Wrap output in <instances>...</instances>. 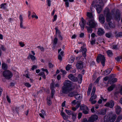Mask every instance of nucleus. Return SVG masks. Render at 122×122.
<instances>
[{"mask_svg": "<svg viewBox=\"0 0 122 122\" xmlns=\"http://www.w3.org/2000/svg\"><path fill=\"white\" fill-rule=\"evenodd\" d=\"M58 59L60 61H61L62 59V56L60 55V54H59L58 55Z\"/></svg>", "mask_w": 122, "mask_h": 122, "instance_id": "58", "label": "nucleus"}, {"mask_svg": "<svg viewBox=\"0 0 122 122\" xmlns=\"http://www.w3.org/2000/svg\"><path fill=\"white\" fill-rule=\"evenodd\" d=\"M116 117L115 115L111 112L104 117V119L102 121V122H108L109 121L113 122L115 121Z\"/></svg>", "mask_w": 122, "mask_h": 122, "instance_id": "2", "label": "nucleus"}, {"mask_svg": "<svg viewBox=\"0 0 122 122\" xmlns=\"http://www.w3.org/2000/svg\"><path fill=\"white\" fill-rule=\"evenodd\" d=\"M74 60V58L72 57H71L69 60V62L71 63H73Z\"/></svg>", "mask_w": 122, "mask_h": 122, "instance_id": "33", "label": "nucleus"}, {"mask_svg": "<svg viewBox=\"0 0 122 122\" xmlns=\"http://www.w3.org/2000/svg\"><path fill=\"white\" fill-rule=\"evenodd\" d=\"M20 46L21 47H23L25 46V44L22 42H20L19 43Z\"/></svg>", "mask_w": 122, "mask_h": 122, "instance_id": "45", "label": "nucleus"}, {"mask_svg": "<svg viewBox=\"0 0 122 122\" xmlns=\"http://www.w3.org/2000/svg\"><path fill=\"white\" fill-rule=\"evenodd\" d=\"M92 97H91L89 101L91 102L92 104H94L97 101L96 100H94L92 99Z\"/></svg>", "mask_w": 122, "mask_h": 122, "instance_id": "28", "label": "nucleus"}, {"mask_svg": "<svg viewBox=\"0 0 122 122\" xmlns=\"http://www.w3.org/2000/svg\"><path fill=\"white\" fill-rule=\"evenodd\" d=\"M47 103L48 105H50L51 104V102L50 100V98L48 99L47 100Z\"/></svg>", "mask_w": 122, "mask_h": 122, "instance_id": "36", "label": "nucleus"}, {"mask_svg": "<svg viewBox=\"0 0 122 122\" xmlns=\"http://www.w3.org/2000/svg\"><path fill=\"white\" fill-rule=\"evenodd\" d=\"M41 70L43 71H45L46 72L47 74H48V72L46 69L42 68Z\"/></svg>", "mask_w": 122, "mask_h": 122, "instance_id": "50", "label": "nucleus"}, {"mask_svg": "<svg viewBox=\"0 0 122 122\" xmlns=\"http://www.w3.org/2000/svg\"><path fill=\"white\" fill-rule=\"evenodd\" d=\"M86 28L87 31H88V32L89 33H92V28H91L89 26H86Z\"/></svg>", "mask_w": 122, "mask_h": 122, "instance_id": "24", "label": "nucleus"}, {"mask_svg": "<svg viewBox=\"0 0 122 122\" xmlns=\"http://www.w3.org/2000/svg\"><path fill=\"white\" fill-rule=\"evenodd\" d=\"M75 98L77 99H79L81 97V96L79 94H77L75 95Z\"/></svg>", "mask_w": 122, "mask_h": 122, "instance_id": "26", "label": "nucleus"}, {"mask_svg": "<svg viewBox=\"0 0 122 122\" xmlns=\"http://www.w3.org/2000/svg\"><path fill=\"white\" fill-rule=\"evenodd\" d=\"M68 77L69 79L73 81H76L77 80V78L75 77L72 74H70L69 75Z\"/></svg>", "mask_w": 122, "mask_h": 122, "instance_id": "12", "label": "nucleus"}, {"mask_svg": "<svg viewBox=\"0 0 122 122\" xmlns=\"http://www.w3.org/2000/svg\"><path fill=\"white\" fill-rule=\"evenodd\" d=\"M37 68V66L36 65H34L33 66L32 68H31V70H34L35 69H36Z\"/></svg>", "mask_w": 122, "mask_h": 122, "instance_id": "51", "label": "nucleus"}, {"mask_svg": "<svg viewBox=\"0 0 122 122\" xmlns=\"http://www.w3.org/2000/svg\"><path fill=\"white\" fill-rule=\"evenodd\" d=\"M87 24L91 28H94L97 27V23L93 19L89 20Z\"/></svg>", "mask_w": 122, "mask_h": 122, "instance_id": "5", "label": "nucleus"}, {"mask_svg": "<svg viewBox=\"0 0 122 122\" xmlns=\"http://www.w3.org/2000/svg\"><path fill=\"white\" fill-rule=\"evenodd\" d=\"M28 59H30L32 61H34L36 59V57H35L30 54H29L28 56Z\"/></svg>", "mask_w": 122, "mask_h": 122, "instance_id": "17", "label": "nucleus"}, {"mask_svg": "<svg viewBox=\"0 0 122 122\" xmlns=\"http://www.w3.org/2000/svg\"><path fill=\"white\" fill-rule=\"evenodd\" d=\"M39 75L40 76H41L44 79H45L46 76L44 74V73L43 72H41L39 74Z\"/></svg>", "mask_w": 122, "mask_h": 122, "instance_id": "31", "label": "nucleus"}, {"mask_svg": "<svg viewBox=\"0 0 122 122\" xmlns=\"http://www.w3.org/2000/svg\"><path fill=\"white\" fill-rule=\"evenodd\" d=\"M62 72L63 74H65L66 73V71L65 70H63L61 69L60 70Z\"/></svg>", "mask_w": 122, "mask_h": 122, "instance_id": "63", "label": "nucleus"}, {"mask_svg": "<svg viewBox=\"0 0 122 122\" xmlns=\"http://www.w3.org/2000/svg\"><path fill=\"white\" fill-rule=\"evenodd\" d=\"M105 60V58L104 56L101 54L98 55L97 59V61L98 63L101 61V63L103 66H104Z\"/></svg>", "mask_w": 122, "mask_h": 122, "instance_id": "4", "label": "nucleus"}, {"mask_svg": "<svg viewBox=\"0 0 122 122\" xmlns=\"http://www.w3.org/2000/svg\"><path fill=\"white\" fill-rule=\"evenodd\" d=\"M83 112L85 114H86L88 113V109L87 110H83Z\"/></svg>", "mask_w": 122, "mask_h": 122, "instance_id": "55", "label": "nucleus"}, {"mask_svg": "<svg viewBox=\"0 0 122 122\" xmlns=\"http://www.w3.org/2000/svg\"><path fill=\"white\" fill-rule=\"evenodd\" d=\"M93 97L92 99L94 100L97 98V96L96 95H94L91 96V97Z\"/></svg>", "mask_w": 122, "mask_h": 122, "instance_id": "62", "label": "nucleus"}, {"mask_svg": "<svg viewBox=\"0 0 122 122\" xmlns=\"http://www.w3.org/2000/svg\"><path fill=\"white\" fill-rule=\"evenodd\" d=\"M65 112L67 113L69 115H71V111L70 110H68L67 109H66Z\"/></svg>", "mask_w": 122, "mask_h": 122, "instance_id": "35", "label": "nucleus"}, {"mask_svg": "<svg viewBox=\"0 0 122 122\" xmlns=\"http://www.w3.org/2000/svg\"><path fill=\"white\" fill-rule=\"evenodd\" d=\"M3 76L6 79H9L12 76V73L9 70H7L3 72Z\"/></svg>", "mask_w": 122, "mask_h": 122, "instance_id": "3", "label": "nucleus"}, {"mask_svg": "<svg viewBox=\"0 0 122 122\" xmlns=\"http://www.w3.org/2000/svg\"><path fill=\"white\" fill-rule=\"evenodd\" d=\"M74 95V93L73 92H71L68 95L70 97H72Z\"/></svg>", "mask_w": 122, "mask_h": 122, "instance_id": "54", "label": "nucleus"}, {"mask_svg": "<svg viewBox=\"0 0 122 122\" xmlns=\"http://www.w3.org/2000/svg\"><path fill=\"white\" fill-rule=\"evenodd\" d=\"M53 84H52V85H51V89H52L51 93L52 95H53L54 94L55 92V91L54 90L52 89L53 88Z\"/></svg>", "mask_w": 122, "mask_h": 122, "instance_id": "40", "label": "nucleus"}, {"mask_svg": "<svg viewBox=\"0 0 122 122\" xmlns=\"http://www.w3.org/2000/svg\"><path fill=\"white\" fill-rule=\"evenodd\" d=\"M85 21L84 20L83 18H82L81 21L80 22L79 25L81 27V30H83L84 29V26L85 24Z\"/></svg>", "mask_w": 122, "mask_h": 122, "instance_id": "11", "label": "nucleus"}, {"mask_svg": "<svg viewBox=\"0 0 122 122\" xmlns=\"http://www.w3.org/2000/svg\"><path fill=\"white\" fill-rule=\"evenodd\" d=\"M57 41V39L56 38H55L54 40V43L55 44H56Z\"/></svg>", "mask_w": 122, "mask_h": 122, "instance_id": "64", "label": "nucleus"}, {"mask_svg": "<svg viewBox=\"0 0 122 122\" xmlns=\"http://www.w3.org/2000/svg\"><path fill=\"white\" fill-rule=\"evenodd\" d=\"M45 113H43V114L40 113L39 114L40 116L42 118H44V116L45 115Z\"/></svg>", "mask_w": 122, "mask_h": 122, "instance_id": "46", "label": "nucleus"}, {"mask_svg": "<svg viewBox=\"0 0 122 122\" xmlns=\"http://www.w3.org/2000/svg\"><path fill=\"white\" fill-rule=\"evenodd\" d=\"M103 5V4L102 2L101 3L100 2L99 4L96 5V10L98 13H99L101 11Z\"/></svg>", "mask_w": 122, "mask_h": 122, "instance_id": "6", "label": "nucleus"}, {"mask_svg": "<svg viewBox=\"0 0 122 122\" xmlns=\"http://www.w3.org/2000/svg\"><path fill=\"white\" fill-rule=\"evenodd\" d=\"M117 78H114L112 80V82L111 83V84H112V83H113L117 81Z\"/></svg>", "mask_w": 122, "mask_h": 122, "instance_id": "42", "label": "nucleus"}, {"mask_svg": "<svg viewBox=\"0 0 122 122\" xmlns=\"http://www.w3.org/2000/svg\"><path fill=\"white\" fill-rule=\"evenodd\" d=\"M76 114L75 113H73L72 114V118L73 121H74L76 119Z\"/></svg>", "mask_w": 122, "mask_h": 122, "instance_id": "29", "label": "nucleus"}, {"mask_svg": "<svg viewBox=\"0 0 122 122\" xmlns=\"http://www.w3.org/2000/svg\"><path fill=\"white\" fill-rule=\"evenodd\" d=\"M80 105V104H78L77 105L76 107V108L73 107L72 108V109L74 111H75L76 109H77L78 107H79Z\"/></svg>", "mask_w": 122, "mask_h": 122, "instance_id": "43", "label": "nucleus"}, {"mask_svg": "<svg viewBox=\"0 0 122 122\" xmlns=\"http://www.w3.org/2000/svg\"><path fill=\"white\" fill-rule=\"evenodd\" d=\"M37 48H38L40 49L41 51H43L44 50V48L42 47H41V46H38L37 47Z\"/></svg>", "mask_w": 122, "mask_h": 122, "instance_id": "61", "label": "nucleus"}, {"mask_svg": "<svg viewBox=\"0 0 122 122\" xmlns=\"http://www.w3.org/2000/svg\"><path fill=\"white\" fill-rule=\"evenodd\" d=\"M6 98L7 100V101L8 102H9V103H10L11 101L9 96H6Z\"/></svg>", "mask_w": 122, "mask_h": 122, "instance_id": "59", "label": "nucleus"}, {"mask_svg": "<svg viewBox=\"0 0 122 122\" xmlns=\"http://www.w3.org/2000/svg\"><path fill=\"white\" fill-rule=\"evenodd\" d=\"M71 103L72 105H74L77 104L76 102V101L75 100H74Z\"/></svg>", "mask_w": 122, "mask_h": 122, "instance_id": "57", "label": "nucleus"}, {"mask_svg": "<svg viewBox=\"0 0 122 122\" xmlns=\"http://www.w3.org/2000/svg\"><path fill=\"white\" fill-rule=\"evenodd\" d=\"M114 102L111 101L107 103L104 105L105 106L112 108L114 106Z\"/></svg>", "mask_w": 122, "mask_h": 122, "instance_id": "9", "label": "nucleus"}, {"mask_svg": "<svg viewBox=\"0 0 122 122\" xmlns=\"http://www.w3.org/2000/svg\"><path fill=\"white\" fill-rule=\"evenodd\" d=\"M32 18H35L36 19H38V16L36 15V14L35 13V15H33L32 16Z\"/></svg>", "mask_w": 122, "mask_h": 122, "instance_id": "39", "label": "nucleus"}, {"mask_svg": "<svg viewBox=\"0 0 122 122\" xmlns=\"http://www.w3.org/2000/svg\"><path fill=\"white\" fill-rule=\"evenodd\" d=\"M71 65H68L66 66V70L68 71L70 70L72 68Z\"/></svg>", "mask_w": 122, "mask_h": 122, "instance_id": "30", "label": "nucleus"}, {"mask_svg": "<svg viewBox=\"0 0 122 122\" xmlns=\"http://www.w3.org/2000/svg\"><path fill=\"white\" fill-rule=\"evenodd\" d=\"M87 16L88 17L90 18H92L93 17V16L92 14L90 12H87Z\"/></svg>", "mask_w": 122, "mask_h": 122, "instance_id": "22", "label": "nucleus"}, {"mask_svg": "<svg viewBox=\"0 0 122 122\" xmlns=\"http://www.w3.org/2000/svg\"><path fill=\"white\" fill-rule=\"evenodd\" d=\"M106 110L105 109L102 110H101L100 113L102 115H105L106 114Z\"/></svg>", "mask_w": 122, "mask_h": 122, "instance_id": "27", "label": "nucleus"}, {"mask_svg": "<svg viewBox=\"0 0 122 122\" xmlns=\"http://www.w3.org/2000/svg\"><path fill=\"white\" fill-rule=\"evenodd\" d=\"M120 14L119 13L116 15L115 19L118 21H119L120 20Z\"/></svg>", "mask_w": 122, "mask_h": 122, "instance_id": "20", "label": "nucleus"}, {"mask_svg": "<svg viewBox=\"0 0 122 122\" xmlns=\"http://www.w3.org/2000/svg\"><path fill=\"white\" fill-rule=\"evenodd\" d=\"M116 113L117 114L120 113L121 111V109L120 107L118 106H116L115 107Z\"/></svg>", "mask_w": 122, "mask_h": 122, "instance_id": "15", "label": "nucleus"}, {"mask_svg": "<svg viewBox=\"0 0 122 122\" xmlns=\"http://www.w3.org/2000/svg\"><path fill=\"white\" fill-rule=\"evenodd\" d=\"M61 50V49H59L58 50V53H59V54H60V55L63 56H64V52L63 51H61L60 53V51Z\"/></svg>", "mask_w": 122, "mask_h": 122, "instance_id": "37", "label": "nucleus"}, {"mask_svg": "<svg viewBox=\"0 0 122 122\" xmlns=\"http://www.w3.org/2000/svg\"><path fill=\"white\" fill-rule=\"evenodd\" d=\"M106 36L108 38H110L111 36V34L109 33H107L105 34Z\"/></svg>", "mask_w": 122, "mask_h": 122, "instance_id": "44", "label": "nucleus"}, {"mask_svg": "<svg viewBox=\"0 0 122 122\" xmlns=\"http://www.w3.org/2000/svg\"><path fill=\"white\" fill-rule=\"evenodd\" d=\"M76 66L78 69H82L83 67V62L81 61H78Z\"/></svg>", "mask_w": 122, "mask_h": 122, "instance_id": "8", "label": "nucleus"}, {"mask_svg": "<svg viewBox=\"0 0 122 122\" xmlns=\"http://www.w3.org/2000/svg\"><path fill=\"white\" fill-rule=\"evenodd\" d=\"M82 116V113L81 112H79L78 114V118L79 119H80Z\"/></svg>", "mask_w": 122, "mask_h": 122, "instance_id": "48", "label": "nucleus"}, {"mask_svg": "<svg viewBox=\"0 0 122 122\" xmlns=\"http://www.w3.org/2000/svg\"><path fill=\"white\" fill-rule=\"evenodd\" d=\"M6 6L5 3L2 4L0 5V8L1 9H5L6 8Z\"/></svg>", "mask_w": 122, "mask_h": 122, "instance_id": "25", "label": "nucleus"}, {"mask_svg": "<svg viewBox=\"0 0 122 122\" xmlns=\"http://www.w3.org/2000/svg\"><path fill=\"white\" fill-rule=\"evenodd\" d=\"M122 119V117L119 116L118 117L117 120V122H118L120 120H121Z\"/></svg>", "mask_w": 122, "mask_h": 122, "instance_id": "60", "label": "nucleus"}, {"mask_svg": "<svg viewBox=\"0 0 122 122\" xmlns=\"http://www.w3.org/2000/svg\"><path fill=\"white\" fill-rule=\"evenodd\" d=\"M107 53L108 56L109 57L111 56L112 55V53L110 50H109L107 51Z\"/></svg>", "mask_w": 122, "mask_h": 122, "instance_id": "23", "label": "nucleus"}, {"mask_svg": "<svg viewBox=\"0 0 122 122\" xmlns=\"http://www.w3.org/2000/svg\"><path fill=\"white\" fill-rule=\"evenodd\" d=\"M99 22L101 24H103L105 21L104 18L102 15H101L99 17Z\"/></svg>", "mask_w": 122, "mask_h": 122, "instance_id": "13", "label": "nucleus"}, {"mask_svg": "<svg viewBox=\"0 0 122 122\" xmlns=\"http://www.w3.org/2000/svg\"><path fill=\"white\" fill-rule=\"evenodd\" d=\"M57 15H55L54 16V19L53 20V21L54 22L56 20L57 18Z\"/></svg>", "mask_w": 122, "mask_h": 122, "instance_id": "56", "label": "nucleus"}, {"mask_svg": "<svg viewBox=\"0 0 122 122\" xmlns=\"http://www.w3.org/2000/svg\"><path fill=\"white\" fill-rule=\"evenodd\" d=\"M109 25L110 27L111 28H113L115 27L114 25L112 23H110L109 24Z\"/></svg>", "mask_w": 122, "mask_h": 122, "instance_id": "52", "label": "nucleus"}, {"mask_svg": "<svg viewBox=\"0 0 122 122\" xmlns=\"http://www.w3.org/2000/svg\"><path fill=\"white\" fill-rule=\"evenodd\" d=\"M121 58V57H118L115 58V59L117 62H119L120 61V59Z\"/></svg>", "mask_w": 122, "mask_h": 122, "instance_id": "47", "label": "nucleus"}, {"mask_svg": "<svg viewBox=\"0 0 122 122\" xmlns=\"http://www.w3.org/2000/svg\"><path fill=\"white\" fill-rule=\"evenodd\" d=\"M80 109L81 110H87L88 108L86 106L84 105H82L80 107Z\"/></svg>", "mask_w": 122, "mask_h": 122, "instance_id": "18", "label": "nucleus"}, {"mask_svg": "<svg viewBox=\"0 0 122 122\" xmlns=\"http://www.w3.org/2000/svg\"><path fill=\"white\" fill-rule=\"evenodd\" d=\"M64 85L62 91L64 93H68L74 88V87L71 86V83L69 81H65L64 83Z\"/></svg>", "mask_w": 122, "mask_h": 122, "instance_id": "1", "label": "nucleus"}, {"mask_svg": "<svg viewBox=\"0 0 122 122\" xmlns=\"http://www.w3.org/2000/svg\"><path fill=\"white\" fill-rule=\"evenodd\" d=\"M2 68L4 70H5L7 69V65L5 63H3L2 64Z\"/></svg>", "mask_w": 122, "mask_h": 122, "instance_id": "21", "label": "nucleus"}, {"mask_svg": "<svg viewBox=\"0 0 122 122\" xmlns=\"http://www.w3.org/2000/svg\"><path fill=\"white\" fill-rule=\"evenodd\" d=\"M55 30H56V34L57 35H60V32L59 30L57 28H56Z\"/></svg>", "mask_w": 122, "mask_h": 122, "instance_id": "38", "label": "nucleus"}, {"mask_svg": "<svg viewBox=\"0 0 122 122\" xmlns=\"http://www.w3.org/2000/svg\"><path fill=\"white\" fill-rule=\"evenodd\" d=\"M104 33V30L102 28H99L97 32L98 35L99 36L103 35Z\"/></svg>", "mask_w": 122, "mask_h": 122, "instance_id": "14", "label": "nucleus"}, {"mask_svg": "<svg viewBox=\"0 0 122 122\" xmlns=\"http://www.w3.org/2000/svg\"><path fill=\"white\" fill-rule=\"evenodd\" d=\"M105 14H107L106 20L107 22L111 20V17L110 16V14L109 13V9L107 8L104 11Z\"/></svg>", "mask_w": 122, "mask_h": 122, "instance_id": "7", "label": "nucleus"}, {"mask_svg": "<svg viewBox=\"0 0 122 122\" xmlns=\"http://www.w3.org/2000/svg\"><path fill=\"white\" fill-rule=\"evenodd\" d=\"M61 114L64 120H66L68 119V116H66L65 113L63 112L62 111L61 112Z\"/></svg>", "mask_w": 122, "mask_h": 122, "instance_id": "16", "label": "nucleus"}, {"mask_svg": "<svg viewBox=\"0 0 122 122\" xmlns=\"http://www.w3.org/2000/svg\"><path fill=\"white\" fill-rule=\"evenodd\" d=\"M25 86L28 87H30L31 86V85L28 82L25 83L24 84Z\"/></svg>", "mask_w": 122, "mask_h": 122, "instance_id": "34", "label": "nucleus"}, {"mask_svg": "<svg viewBox=\"0 0 122 122\" xmlns=\"http://www.w3.org/2000/svg\"><path fill=\"white\" fill-rule=\"evenodd\" d=\"M112 70L111 68H109V69L106 70L104 71V73L106 75H107L109 74Z\"/></svg>", "mask_w": 122, "mask_h": 122, "instance_id": "19", "label": "nucleus"}, {"mask_svg": "<svg viewBox=\"0 0 122 122\" xmlns=\"http://www.w3.org/2000/svg\"><path fill=\"white\" fill-rule=\"evenodd\" d=\"M80 52L81 51L82 53V55L84 57L85 59H86V49L85 48H83L82 47H81V49L79 51Z\"/></svg>", "mask_w": 122, "mask_h": 122, "instance_id": "10", "label": "nucleus"}, {"mask_svg": "<svg viewBox=\"0 0 122 122\" xmlns=\"http://www.w3.org/2000/svg\"><path fill=\"white\" fill-rule=\"evenodd\" d=\"M19 19L20 21V22H23V17L22 15H20Z\"/></svg>", "mask_w": 122, "mask_h": 122, "instance_id": "49", "label": "nucleus"}, {"mask_svg": "<svg viewBox=\"0 0 122 122\" xmlns=\"http://www.w3.org/2000/svg\"><path fill=\"white\" fill-rule=\"evenodd\" d=\"M47 2L48 6H50L51 5V0H47Z\"/></svg>", "mask_w": 122, "mask_h": 122, "instance_id": "41", "label": "nucleus"}, {"mask_svg": "<svg viewBox=\"0 0 122 122\" xmlns=\"http://www.w3.org/2000/svg\"><path fill=\"white\" fill-rule=\"evenodd\" d=\"M114 87V86L113 85H112L108 88V90L109 91H112Z\"/></svg>", "mask_w": 122, "mask_h": 122, "instance_id": "32", "label": "nucleus"}, {"mask_svg": "<svg viewBox=\"0 0 122 122\" xmlns=\"http://www.w3.org/2000/svg\"><path fill=\"white\" fill-rule=\"evenodd\" d=\"M20 28L23 29H25V28L24 27L23 25V22H20Z\"/></svg>", "mask_w": 122, "mask_h": 122, "instance_id": "53", "label": "nucleus"}]
</instances>
